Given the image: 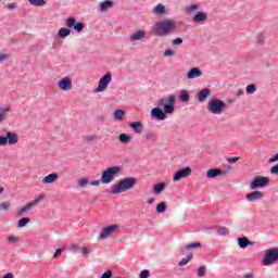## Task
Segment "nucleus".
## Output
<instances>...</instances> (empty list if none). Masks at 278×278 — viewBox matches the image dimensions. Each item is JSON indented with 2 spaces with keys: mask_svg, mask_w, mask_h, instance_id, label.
Wrapping results in <instances>:
<instances>
[{
  "mask_svg": "<svg viewBox=\"0 0 278 278\" xmlns=\"http://www.w3.org/2000/svg\"><path fill=\"white\" fill-rule=\"evenodd\" d=\"M175 103H177V100L173 94L159 99L157 106L151 110L150 116L156 121H166V114L175 113Z\"/></svg>",
  "mask_w": 278,
  "mask_h": 278,
  "instance_id": "nucleus-1",
  "label": "nucleus"
},
{
  "mask_svg": "<svg viewBox=\"0 0 278 278\" xmlns=\"http://www.w3.org/2000/svg\"><path fill=\"white\" fill-rule=\"evenodd\" d=\"M177 31V22L170 18H165L161 22H157L153 27L154 36L164 37L170 36Z\"/></svg>",
  "mask_w": 278,
  "mask_h": 278,
  "instance_id": "nucleus-2",
  "label": "nucleus"
},
{
  "mask_svg": "<svg viewBox=\"0 0 278 278\" xmlns=\"http://www.w3.org/2000/svg\"><path fill=\"white\" fill-rule=\"evenodd\" d=\"M66 27L68 28H60L58 36L59 38H67V36H71V29H75V31H77L78 34H81V31H84V28L86 27V25H84V23L81 22H77V20H75L74 17H68L66 20Z\"/></svg>",
  "mask_w": 278,
  "mask_h": 278,
  "instance_id": "nucleus-3",
  "label": "nucleus"
},
{
  "mask_svg": "<svg viewBox=\"0 0 278 278\" xmlns=\"http://www.w3.org/2000/svg\"><path fill=\"white\" fill-rule=\"evenodd\" d=\"M138 181L134 177H126L121 179L118 184L113 185L111 187L112 194H123V192H127V190H132L136 187Z\"/></svg>",
  "mask_w": 278,
  "mask_h": 278,
  "instance_id": "nucleus-4",
  "label": "nucleus"
},
{
  "mask_svg": "<svg viewBox=\"0 0 278 278\" xmlns=\"http://www.w3.org/2000/svg\"><path fill=\"white\" fill-rule=\"evenodd\" d=\"M119 173H123V167L121 166H112L106 168L105 170L102 172L101 182L106 185L112 184L116 175H119Z\"/></svg>",
  "mask_w": 278,
  "mask_h": 278,
  "instance_id": "nucleus-5",
  "label": "nucleus"
},
{
  "mask_svg": "<svg viewBox=\"0 0 278 278\" xmlns=\"http://www.w3.org/2000/svg\"><path fill=\"white\" fill-rule=\"evenodd\" d=\"M225 108H227V104L220 99H212L207 103V111L211 114H223Z\"/></svg>",
  "mask_w": 278,
  "mask_h": 278,
  "instance_id": "nucleus-6",
  "label": "nucleus"
},
{
  "mask_svg": "<svg viewBox=\"0 0 278 278\" xmlns=\"http://www.w3.org/2000/svg\"><path fill=\"white\" fill-rule=\"evenodd\" d=\"M269 184L268 177L256 176L250 184V190H257L260 188H266Z\"/></svg>",
  "mask_w": 278,
  "mask_h": 278,
  "instance_id": "nucleus-7",
  "label": "nucleus"
},
{
  "mask_svg": "<svg viewBox=\"0 0 278 278\" xmlns=\"http://www.w3.org/2000/svg\"><path fill=\"white\" fill-rule=\"evenodd\" d=\"M275 262H278V249L277 248H273L267 251L266 255L263 258V265L270 266V264H275Z\"/></svg>",
  "mask_w": 278,
  "mask_h": 278,
  "instance_id": "nucleus-8",
  "label": "nucleus"
},
{
  "mask_svg": "<svg viewBox=\"0 0 278 278\" xmlns=\"http://www.w3.org/2000/svg\"><path fill=\"white\" fill-rule=\"evenodd\" d=\"M111 81H112V74L106 73L104 76L100 78L98 87L94 89V92H105Z\"/></svg>",
  "mask_w": 278,
  "mask_h": 278,
  "instance_id": "nucleus-9",
  "label": "nucleus"
},
{
  "mask_svg": "<svg viewBox=\"0 0 278 278\" xmlns=\"http://www.w3.org/2000/svg\"><path fill=\"white\" fill-rule=\"evenodd\" d=\"M45 199V195H39L37 199L28 202L25 206H23L20 211H17V216H25V212H29L33 207H36L40 201Z\"/></svg>",
  "mask_w": 278,
  "mask_h": 278,
  "instance_id": "nucleus-10",
  "label": "nucleus"
},
{
  "mask_svg": "<svg viewBox=\"0 0 278 278\" xmlns=\"http://www.w3.org/2000/svg\"><path fill=\"white\" fill-rule=\"evenodd\" d=\"M192 175V168L184 167L177 170L173 177V181H179L180 179H186V177H190Z\"/></svg>",
  "mask_w": 278,
  "mask_h": 278,
  "instance_id": "nucleus-11",
  "label": "nucleus"
},
{
  "mask_svg": "<svg viewBox=\"0 0 278 278\" xmlns=\"http://www.w3.org/2000/svg\"><path fill=\"white\" fill-rule=\"evenodd\" d=\"M264 199V192L262 191H252L248 194H245V200L249 201V203H257V201H262Z\"/></svg>",
  "mask_w": 278,
  "mask_h": 278,
  "instance_id": "nucleus-12",
  "label": "nucleus"
},
{
  "mask_svg": "<svg viewBox=\"0 0 278 278\" xmlns=\"http://www.w3.org/2000/svg\"><path fill=\"white\" fill-rule=\"evenodd\" d=\"M56 86H59V88L63 91H68L73 89V80L71 79V77L66 76L59 80L56 83Z\"/></svg>",
  "mask_w": 278,
  "mask_h": 278,
  "instance_id": "nucleus-13",
  "label": "nucleus"
},
{
  "mask_svg": "<svg viewBox=\"0 0 278 278\" xmlns=\"http://www.w3.org/2000/svg\"><path fill=\"white\" fill-rule=\"evenodd\" d=\"M116 229H118V225H111L108 227H104L100 232V239L105 240L112 236V233H116Z\"/></svg>",
  "mask_w": 278,
  "mask_h": 278,
  "instance_id": "nucleus-14",
  "label": "nucleus"
},
{
  "mask_svg": "<svg viewBox=\"0 0 278 278\" xmlns=\"http://www.w3.org/2000/svg\"><path fill=\"white\" fill-rule=\"evenodd\" d=\"M147 38V30L139 29L128 37V42H138L140 40H144Z\"/></svg>",
  "mask_w": 278,
  "mask_h": 278,
  "instance_id": "nucleus-15",
  "label": "nucleus"
},
{
  "mask_svg": "<svg viewBox=\"0 0 278 278\" xmlns=\"http://www.w3.org/2000/svg\"><path fill=\"white\" fill-rule=\"evenodd\" d=\"M203 77V71L200 67H192L187 73V79H199Z\"/></svg>",
  "mask_w": 278,
  "mask_h": 278,
  "instance_id": "nucleus-16",
  "label": "nucleus"
},
{
  "mask_svg": "<svg viewBox=\"0 0 278 278\" xmlns=\"http://www.w3.org/2000/svg\"><path fill=\"white\" fill-rule=\"evenodd\" d=\"M4 138H7V144H10V147L18 143V135L16 132L8 131Z\"/></svg>",
  "mask_w": 278,
  "mask_h": 278,
  "instance_id": "nucleus-17",
  "label": "nucleus"
},
{
  "mask_svg": "<svg viewBox=\"0 0 278 278\" xmlns=\"http://www.w3.org/2000/svg\"><path fill=\"white\" fill-rule=\"evenodd\" d=\"M114 8V1L112 0H104L99 3V11L100 12H108V10Z\"/></svg>",
  "mask_w": 278,
  "mask_h": 278,
  "instance_id": "nucleus-18",
  "label": "nucleus"
},
{
  "mask_svg": "<svg viewBox=\"0 0 278 278\" xmlns=\"http://www.w3.org/2000/svg\"><path fill=\"white\" fill-rule=\"evenodd\" d=\"M212 94V90L208 88H204L202 89L199 93H198V101L200 103H203L207 97H210Z\"/></svg>",
  "mask_w": 278,
  "mask_h": 278,
  "instance_id": "nucleus-19",
  "label": "nucleus"
},
{
  "mask_svg": "<svg viewBox=\"0 0 278 278\" xmlns=\"http://www.w3.org/2000/svg\"><path fill=\"white\" fill-rule=\"evenodd\" d=\"M223 175V169L220 168H211L206 173L208 179H215V177H220Z\"/></svg>",
  "mask_w": 278,
  "mask_h": 278,
  "instance_id": "nucleus-20",
  "label": "nucleus"
},
{
  "mask_svg": "<svg viewBox=\"0 0 278 278\" xmlns=\"http://www.w3.org/2000/svg\"><path fill=\"white\" fill-rule=\"evenodd\" d=\"M55 181H58V173L49 174L48 176L43 177V179H42L43 185L55 184Z\"/></svg>",
  "mask_w": 278,
  "mask_h": 278,
  "instance_id": "nucleus-21",
  "label": "nucleus"
},
{
  "mask_svg": "<svg viewBox=\"0 0 278 278\" xmlns=\"http://www.w3.org/2000/svg\"><path fill=\"white\" fill-rule=\"evenodd\" d=\"M205 21H207V13H205V12H198L193 16V22L194 23H205Z\"/></svg>",
  "mask_w": 278,
  "mask_h": 278,
  "instance_id": "nucleus-22",
  "label": "nucleus"
},
{
  "mask_svg": "<svg viewBox=\"0 0 278 278\" xmlns=\"http://www.w3.org/2000/svg\"><path fill=\"white\" fill-rule=\"evenodd\" d=\"M256 47H262L266 42V31L262 30L256 34Z\"/></svg>",
  "mask_w": 278,
  "mask_h": 278,
  "instance_id": "nucleus-23",
  "label": "nucleus"
},
{
  "mask_svg": "<svg viewBox=\"0 0 278 278\" xmlns=\"http://www.w3.org/2000/svg\"><path fill=\"white\" fill-rule=\"evenodd\" d=\"M238 244L240 249H247V247H253V242L249 241L247 237L238 238Z\"/></svg>",
  "mask_w": 278,
  "mask_h": 278,
  "instance_id": "nucleus-24",
  "label": "nucleus"
},
{
  "mask_svg": "<svg viewBox=\"0 0 278 278\" xmlns=\"http://www.w3.org/2000/svg\"><path fill=\"white\" fill-rule=\"evenodd\" d=\"M130 127L135 134H142V129H144L142 122H134L130 124Z\"/></svg>",
  "mask_w": 278,
  "mask_h": 278,
  "instance_id": "nucleus-25",
  "label": "nucleus"
},
{
  "mask_svg": "<svg viewBox=\"0 0 278 278\" xmlns=\"http://www.w3.org/2000/svg\"><path fill=\"white\" fill-rule=\"evenodd\" d=\"M153 14H156V16H162V14H166V7H164V4H162V3H159L153 9Z\"/></svg>",
  "mask_w": 278,
  "mask_h": 278,
  "instance_id": "nucleus-26",
  "label": "nucleus"
},
{
  "mask_svg": "<svg viewBox=\"0 0 278 278\" xmlns=\"http://www.w3.org/2000/svg\"><path fill=\"white\" fill-rule=\"evenodd\" d=\"M201 242H193L187 244L185 248H181L180 251L184 253V251H192L194 249H201Z\"/></svg>",
  "mask_w": 278,
  "mask_h": 278,
  "instance_id": "nucleus-27",
  "label": "nucleus"
},
{
  "mask_svg": "<svg viewBox=\"0 0 278 278\" xmlns=\"http://www.w3.org/2000/svg\"><path fill=\"white\" fill-rule=\"evenodd\" d=\"M179 101H181V103H188L190 101V93L188 90L180 91Z\"/></svg>",
  "mask_w": 278,
  "mask_h": 278,
  "instance_id": "nucleus-28",
  "label": "nucleus"
},
{
  "mask_svg": "<svg viewBox=\"0 0 278 278\" xmlns=\"http://www.w3.org/2000/svg\"><path fill=\"white\" fill-rule=\"evenodd\" d=\"M166 188V185L164 182H159L154 185L153 192L154 194H162L164 192V189Z\"/></svg>",
  "mask_w": 278,
  "mask_h": 278,
  "instance_id": "nucleus-29",
  "label": "nucleus"
},
{
  "mask_svg": "<svg viewBox=\"0 0 278 278\" xmlns=\"http://www.w3.org/2000/svg\"><path fill=\"white\" fill-rule=\"evenodd\" d=\"M144 140H157V134L153 130H149L143 135Z\"/></svg>",
  "mask_w": 278,
  "mask_h": 278,
  "instance_id": "nucleus-30",
  "label": "nucleus"
},
{
  "mask_svg": "<svg viewBox=\"0 0 278 278\" xmlns=\"http://www.w3.org/2000/svg\"><path fill=\"white\" fill-rule=\"evenodd\" d=\"M119 142H122V144H129V142H131V136L127 134H121Z\"/></svg>",
  "mask_w": 278,
  "mask_h": 278,
  "instance_id": "nucleus-31",
  "label": "nucleus"
},
{
  "mask_svg": "<svg viewBox=\"0 0 278 278\" xmlns=\"http://www.w3.org/2000/svg\"><path fill=\"white\" fill-rule=\"evenodd\" d=\"M124 116H125V111L123 110H115L113 113L114 121H123Z\"/></svg>",
  "mask_w": 278,
  "mask_h": 278,
  "instance_id": "nucleus-32",
  "label": "nucleus"
},
{
  "mask_svg": "<svg viewBox=\"0 0 278 278\" xmlns=\"http://www.w3.org/2000/svg\"><path fill=\"white\" fill-rule=\"evenodd\" d=\"M28 3H30V5H35V8H42L43 5H47L45 0H28Z\"/></svg>",
  "mask_w": 278,
  "mask_h": 278,
  "instance_id": "nucleus-33",
  "label": "nucleus"
},
{
  "mask_svg": "<svg viewBox=\"0 0 278 278\" xmlns=\"http://www.w3.org/2000/svg\"><path fill=\"white\" fill-rule=\"evenodd\" d=\"M31 219H29V217H23L17 222V227L20 229H23V227H27V224L30 223Z\"/></svg>",
  "mask_w": 278,
  "mask_h": 278,
  "instance_id": "nucleus-34",
  "label": "nucleus"
},
{
  "mask_svg": "<svg viewBox=\"0 0 278 278\" xmlns=\"http://www.w3.org/2000/svg\"><path fill=\"white\" fill-rule=\"evenodd\" d=\"M8 112H10V106L0 109V123H3V121H5V116H8Z\"/></svg>",
  "mask_w": 278,
  "mask_h": 278,
  "instance_id": "nucleus-35",
  "label": "nucleus"
},
{
  "mask_svg": "<svg viewBox=\"0 0 278 278\" xmlns=\"http://www.w3.org/2000/svg\"><path fill=\"white\" fill-rule=\"evenodd\" d=\"M194 257L192 254H187L186 257L181 258L179 262V266H186L191 260Z\"/></svg>",
  "mask_w": 278,
  "mask_h": 278,
  "instance_id": "nucleus-36",
  "label": "nucleus"
},
{
  "mask_svg": "<svg viewBox=\"0 0 278 278\" xmlns=\"http://www.w3.org/2000/svg\"><path fill=\"white\" fill-rule=\"evenodd\" d=\"M256 90L257 87L255 86V84L248 85L245 88L247 94H255Z\"/></svg>",
  "mask_w": 278,
  "mask_h": 278,
  "instance_id": "nucleus-37",
  "label": "nucleus"
},
{
  "mask_svg": "<svg viewBox=\"0 0 278 278\" xmlns=\"http://www.w3.org/2000/svg\"><path fill=\"white\" fill-rule=\"evenodd\" d=\"M157 214H164L166 212V202H161L156 205Z\"/></svg>",
  "mask_w": 278,
  "mask_h": 278,
  "instance_id": "nucleus-38",
  "label": "nucleus"
},
{
  "mask_svg": "<svg viewBox=\"0 0 278 278\" xmlns=\"http://www.w3.org/2000/svg\"><path fill=\"white\" fill-rule=\"evenodd\" d=\"M217 236H229V229L225 226H220L217 229Z\"/></svg>",
  "mask_w": 278,
  "mask_h": 278,
  "instance_id": "nucleus-39",
  "label": "nucleus"
},
{
  "mask_svg": "<svg viewBox=\"0 0 278 278\" xmlns=\"http://www.w3.org/2000/svg\"><path fill=\"white\" fill-rule=\"evenodd\" d=\"M81 255H84L85 257H88V255H90V253H92V249H90L89 247H84L83 249H80Z\"/></svg>",
  "mask_w": 278,
  "mask_h": 278,
  "instance_id": "nucleus-40",
  "label": "nucleus"
},
{
  "mask_svg": "<svg viewBox=\"0 0 278 278\" xmlns=\"http://www.w3.org/2000/svg\"><path fill=\"white\" fill-rule=\"evenodd\" d=\"M207 270V267L205 265H202L198 269V277H205V273Z\"/></svg>",
  "mask_w": 278,
  "mask_h": 278,
  "instance_id": "nucleus-41",
  "label": "nucleus"
},
{
  "mask_svg": "<svg viewBox=\"0 0 278 278\" xmlns=\"http://www.w3.org/2000/svg\"><path fill=\"white\" fill-rule=\"evenodd\" d=\"M197 10H199V5H197V4H191V5L187 7L188 14H192V12H197Z\"/></svg>",
  "mask_w": 278,
  "mask_h": 278,
  "instance_id": "nucleus-42",
  "label": "nucleus"
},
{
  "mask_svg": "<svg viewBox=\"0 0 278 278\" xmlns=\"http://www.w3.org/2000/svg\"><path fill=\"white\" fill-rule=\"evenodd\" d=\"M150 276H151V273L149 271V269H143L139 274L140 278H149Z\"/></svg>",
  "mask_w": 278,
  "mask_h": 278,
  "instance_id": "nucleus-43",
  "label": "nucleus"
},
{
  "mask_svg": "<svg viewBox=\"0 0 278 278\" xmlns=\"http://www.w3.org/2000/svg\"><path fill=\"white\" fill-rule=\"evenodd\" d=\"M164 58H173L175 55V50L167 49L164 51Z\"/></svg>",
  "mask_w": 278,
  "mask_h": 278,
  "instance_id": "nucleus-44",
  "label": "nucleus"
},
{
  "mask_svg": "<svg viewBox=\"0 0 278 278\" xmlns=\"http://www.w3.org/2000/svg\"><path fill=\"white\" fill-rule=\"evenodd\" d=\"M78 186H80V188H86V186H88V179L83 178L78 181Z\"/></svg>",
  "mask_w": 278,
  "mask_h": 278,
  "instance_id": "nucleus-45",
  "label": "nucleus"
},
{
  "mask_svg": "<svg viewBox=\"0 0 278 278\" xmlns=\"http://www.w3.org/2000/svg\"><path fill=\"white\" fill-rule=\"evenodd\" d=\"M172 45L175 47V46H177V45H184V39H181V38H176V39H174L173 41H172Z\"/></svg>",
  "mask_w": 278,
  "mask_h": 278,
  "instance_id": "nucleus-46",
  "label": "nucleus"
},
{
  "mask_svg": "<svg viewBox=\"0 0 278 278\" xmlns=\"http://www.w3.org/2000/svg\"><path fill=\"white\" fill-rule=\"evenodd\" d=\"M63 251H64V249H56V251L53 254V260H58V257H60V255H62Z\"/></svg>",
  "mask_w": 278,
  "mask_h": 278,
  "instance_id": "nucleus-47",
  "label": "nucleus"
},
{
  "mask_svg": "<svg viewBox=\"0 0 278 278\" xmlns=\"http://www.w3.org/2000/svg\"><path fill=\"white\" fill-rule=\"evenodd\" d=\"M239 160H240L239 156L228 157L227 162H228V164H236V162H238Z\"/></svg>",
  "mask_w": 278,
  "mask_h": 278,
  "instance_id": "nucleus-48",
  "label": "nucleus"
},
{
  "mask_svg": "<svg viewBox=\"0 0 278 278\" xmlns=\"http://www.w3.org/2000/svg\"><path fill=\"white\" fill-rule=\"evenodd\" d=\"M8 144V138L0 136V147H5Z\"/></svg>",
  "mask_w": 278,
  "mask_h": 278,
  "instance_id": "nucleus-49",
  "label": "nucleus"
},
{
  "mask_svg": "<svg viewBox=\"0 0 278 278\" xmlns=\"http://www.w3.org/2000/svg\"><path fill=\"white\" fill-rule=\"evenodd\" d=\"M100 278H112V270H106L105 273L102 274Z\"/></svg>",
  "mask_w": 278,
  "mask_h": 278,
  "instance_id": "nucleus-50",
  "label": "nucleus"
},
{
  "mask_svg": "<svg viewBox=\"0 0 278 278\" xmlns=\"http://www.w3.org/2000/svg\"><path fill=\"white\" fill-rule=\"evenodd\" d=\"M270 173H271V175H278V164L274 165L270 168Z\"/></svg>",
  "mask_w": 278,
  "mask_h": 278,
  "instance_id": "nucleus-51",
  "label": "nucleus"
},
{
  "mask_svg": "<svg viewBox=\"0 0 278 278\" xmlns=\"http://www.w3.org/2000/svg\"><path fill=\"white\" fill-rule=\"evenodd\" d=\"M72 251H81V248L79 247V243H73L72 244Z\"/></svg>",
  "mask_w": 278,
  "mask_h": 278,
  "instance_id": "nucleus-52",
  "label": "nucleus"
},
{
  "mask_svg": "<svg viewBox=\"0 0 278 278\" xmlns=\"http://www.w3.org/2000/svg\"><path fill=\"white\" fill-rule=\"evenodd\" d=\"M8 242H18V238H16L14 236H10V237H8Z\"/></svg>",
  "mask_w": 278,
  "mask_h": 278,
  "instance_id": "nucleus-53",
  "label": "nucleus"
},
{
  "mask_svg": "<svg viewBox=\"0 0 278 278\" xmlns=\"http://www.w3.org/2000/svg\"><path fill=\"white\" fill-rule=\"evenodd\" d=\"M7 8H9V10H15L16 2H11V3L7 4Z\"/></svg>",
  "mask_w": 278,
  "mask_h": 278,
  "instance_id": "nucleus-54",
  "label": "nucleus"
},
{
  "mask_svg": "<svg viewBox=\"0 0 278 278\" xmlns=\"http://www.w3.org/2000/svg\"><path fill=\"white\" fill-rule=\"evenodd\" d=\"M5 60H8V54H0V63L5 62Z\"/></svg>",
  "mask_w": 278,
  "mask_h": 278,
  "instance_id": "nucleus-55",
  "label": "nucleus"
},
{
  "mask_svg": "<svg viewBox=\"0 0 278 278\" xmlns=\"http://www.w3.org/2000/svg\"><path fill=\"white\" fill-rule=\"evenodd\" d=\"M236 94L237 97H242V94H244V89H238Z\"/></svg>",
  "mask_w": 278,
  "mask_h": 278,
  "instance_id": "nucleus-56",
  "label": "nucleus"
},
{
  "mask_svg": "<svg viewBox=\"0 0 278 278\" xmlns=\"http://www.w3.org/2000/svg\"><path fill=\"white\" fill-rule=\"evenodd\" d=\"M153 203H155V198H149L148 205H153Z\"/></svg>",
  "mask_w": 278,
  "mask_h": 278,
  "instance_id": "nucleus-57",
  "label": "nucleus"
},
{
  "mask_svg": "<svg viewBox=\"0 0 278 278\" xmlns=\"http://www.w3.org/2000/svg\"><path fill=\"white\" fill-rule=\"evenodd\" d=\"M1 207H2V210H4V211L10 210V205H8V203H2V204H1Z\"/></svg>",
  "mask_w": 278,
  "mask_h": 278,
  "instance_id": "nucleus-58",
  "label": "nucleus"
},
{
  "mask_svg": "<svg viewBox=\"0 0 278 278\" xmlns=\"http://www.w3.org/2000/svg\"><path fill=\"white\" fill-rule=\"evenodd\" d=\"M101 184L100 180H93L90 182V186H99Z\"/></svg>",
  "mask_w": 278,
  "mask_h": 278,
  "instance_id": "nucleus-59",
  "label": "nucleus"
},
{
  "mask_svg": "<svg viewBox=\"0 0 278 278\" xmlns=\"http://www.w3.org/2000/svg\"><path fill=\"white\" fill-rule=\"evenodd\" d=\"M244 278H253V275L247 274V275L244 276Z\"/></svg>",
  "mask_w": 278,
  "mask_h": 278,
  "instance_id": "nucleus-60",
  "label": "nucleus"
},
{
  "mask_svg": "<svg viewBox=\"0 0 278 278\" xmlns=\"http://www.w3.org/2000/svg\"><path fill=\"white\" fill-rule=\"evenodd\" d=\"M210 229H214V227H206L204 228V231H210Z\"/></svg>",
  "mask_w": 278,
  "mask_h": 278,
  "instance_id": "nucleus-61",
  "label": "nucleus"
},
{
  "mask_svg": "<svg viewBox=\"0 0 278 278\" xmlns=\"http://www.w3.org/2000/svg\"><path fill=\"white\" fill-rule=\"evenodd\" d=\"M3 192V188H0V194Z\"/></svg>",
  "mask_w": 278,
  "mask_h": 278,
  "instance_id": "nucleus-62",
  "label": "nucleus"
}]
</instances>
